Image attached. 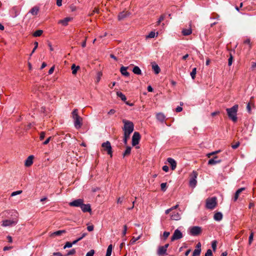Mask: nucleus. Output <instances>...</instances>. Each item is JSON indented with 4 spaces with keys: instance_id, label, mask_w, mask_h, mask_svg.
I'll list each match as a JSON object with an SVG mask.
<instances>
[{
    "instance_id": "obj_4",
    "label": "nucleus",
    "mask_w": 256,
    "mask_h": 256,
    "mask_svg": "<svg viewBox=\"0 0 256 256\" xmlns=\"http://www.w3.org/2000/svg\"><path fill=\"white\" fill-rule=\"evenodd\" d=\"M216 204V198L212 197L208 198L206 200V208L208 209H214Z\"/></svg>"
},
{
    "instance_id": "obj_13",
    "label": "nucleus",
    "mask_w": 256,
    "mask_h": 256,
    "mask_svg": "<svg viewBox=\"0 0 256 256\" xmlns=\"http://www.w3.org/2000/svg\"><path fill=\"white\" fill-rule=\"evenodd\" d=\"M168 162L170 165L171 168L172 170H175L176 166V161L172 158H169L167 160Z\"/></svg>"
},
{
    "instance_id": "obj_5",
    "label": "nucleus",
    "mask_w": 256,
    "mask_h": 256,
    "mask_svg": "<svg viewBox=\"0 0 256 256\" xmlns=\"http://www.w3.org/2000/svg\"><path fill=\"white\" fill-rule=\"evenodd\" d=\"M202 232L201 227L198 226H194L189 230V234L192 236H197Z\"/></svg>"
},
{
    "instance_id": "obj_42",
    "label": "nucleus",
    "mask_w": 256,
    "mask_h": 256,
    "mask_svg": "<svg viewBox=\"0 0 256 256\" xmlns=\"http://www.w3.org/2000/svg\"><path fill=\"white\" fill-rule=\"evenodd\" d=\"M204 256H213L212 250L210 249L208 250Z\"/></svg>"
},
{
    "instance_id": "obj_14",
    "label": "nucleus",
    "mask_w": 256,
    "mask_h": 256,
    "mask_svg": "<svg viewBox=\"0 0 256 256\" xmlns=\"http://www.w3.org/2000/svg\"><path fill=\"white\" fill-rule=\"evenodd\" d=\"M10 14L12 18H16L19 14L18 8L16 6L13 7L10 10Z\"/></svg>"
},
{
    "instance_id": "obj_57",
    "label": "nucleus",
    "mask_w": 256,
    "mask_h": 256,
    "mask_svg": "<svg viewBox=\"0 0 256 256\" xmlns=\"http://www.w3.org/2000/svg\"><path fill=\"white\" fill-rule=\"evenodd\" d=\"M239 146H240V142H238L236 144L232 145V147L234 149H236V148H238Z\"/></svg>"
},
{
    "instance_id": "obj_52",
    "label": "nucleus",
    "mask_w": 256,
    "mask_h": 256,
    "mask_svg": "<svg viewBox=\"0 0 256 256\" xmlns=\"http://www.w3.org/2000/svg\"><path fill=\"white\" fill-rule=\"evenodd\" d=\"M44 136H45V132H42L40 133V140H42L44 138Z\"/></svg>"
},
{
    "instance_id": "obj_3",
    "label": "nucleus",
    "mask_w": 256,
    "mask_h": 256,
    "mask_svg": "<svg viewBox=\"0 0 256 256\" xmlns=\"http://www.w3.org/2000/svg\"><path fill=\"white\" fill-rule=\"evenodd\" d=\"M238 104H235L231 108H228L226 109V111L228 113V118L234 122H236L238 120L236 114L238 110Z\"/></svg>"
},
{
    "instance_id": "obj_38",
    "label": "nucleus",
    "mask_w": 256,
    "mask_h": 256,
    "mask_svg": "<svg viewBox=\"0 0 256 256\" xmlns=\"http://www.w3.org/2000/svg\"><path fill=\"white\" fill-rule=\"evenodd\" d=\"M141 237V235H140L138 236L137 238H134V237H133L132 240H130V244H134V242H136V241H137L138 240H139Z\"/></svg>"
},
{
    "instance_id": "obj_53",
    "label": "nucleus",
    "mask_w": 256,
    "mask_h": 256,
    "mask_svg": "<svg viewBox=\"0 0 256 256\" xmlns=\"http://www.w3.org/2000/svg\"><path fill=\"white\" fill-rule=\"evenodd\" d=\"M126 230H127V226L126 225H124V230H123V232L122 233V236H124L126 234Z\"/></svg>"
},
{
    "instance_id": "obj_25",
    "label": "nucleus",
    "mask_w": 256,
    "mask_h": 256,
    "mask_svg": "<svg viewBox=\"0 0 256 256\" xmlns=\"http://www.w3.org/2000/svg\"><path fill=\"white\" fill-rule=\"evenodd\" d=\"M152 68L154 70L155 74H158L159 73V66H158L156 64L155 62L152 63Z\"/></svg>"
},
{
    "instance_id": "obj_15",
    "label": "nucleus",
    "mask_w": 256,
    "mask_h": 256,
    "mask_svg": "<svg viewBox=\"0 0 256 256\" xmlns=\"http://www.w3.org/2000/svg\"><path fill=\"white\" fill-rule=\"evenodd\" d=\"M34 156L31 155L26 160L24 164L26 166H30L33 163Z\"/></svg>"
},
{
    "instance_id": "obj_60",
    "label": "nucleus",
    "mask_w": 256,
    "mask_h": 256,
    "mask_svg": "<svg viewBox=\"0 0 256 256\" xmlns=\"http://www.w3.org/2000/svg\"><path fill=\"white\" fill-rule=\"evenodd\" d=\"M182 108L180 106H178L176 108V111L178 112H182Z\"/></svg>"
},
{
    "instance_id": "obj_33",
    "label": "nucleus",
    "mask_w": 256,
    "mask_h": 256,
    "mask_svg": "<svg viewBox=\"0 0 256 256\" xmlns=\"http://www.w3.org/2000/svg\"><path fill=\"white\" fill-rule=\"evenodd\" d=\"M168 246L169 244H167L164 246H161V256L166 254V248H168Z\"/></svg>"
},
{
    "instance_id": "obj_43",
    "label": "nucleus",
    "mask_w": 256,
    "mask_h": 256,
    "mask_svg": "<svg viewBox=\"0 0 256 256\" xmlns=\"http://www.w3.org/2000/svg\"><path fill=\"white\" fill-rule=\"evenodd\" d=\"M166 182L161 183V190L164 191V192L166 191Z\"/></svg>"
},
{
    "instance_id": "obj_24",
    "label": "nucleus",
    "mask_w": 256,
    "mask_h": 256,
    "mask_svg": "<svg viewBox=\"0 0 256 256\" xmlns=\"http://www.w3.org/2000/svg\"><path fill=\"white\" fill-rule=\"evenodd\" d=\"M180 214L178 212L174 213L171 216V218L173 220H180Z\"/></svg>"
},
{
    "instance_id": "obj_34",
    "label": "nucleus",
    "mask_w": 256,
    "mask_h": 256,
    "mask_svg": "<svg viewBox=\"0 0 256 256\" xmlns=\"http://www.w3.org/2000/svg\"><path fill=\"white\" fill-rule=\"evenodd\" d=\"M112 245L110 244L107 248L106 253V256H110L112 254Z\"/></svg>"
},
{
    "instance_id": "obj_29",
    "label": "nucleus",
    "mask_w": 256,
    "mask_h": 256,
    "mask_svg": "<svg viewBox=\"0 0 256 256\" xmlns=\"http://www.w3.org/2000/svg\"><path fill=\"white\" fill-rule=\"evenodd\" d=\"M244 44L248 46V47H246V48H247L248 50H250L251 48V44L250 40V38H246L244 42Z\"/></svg>"
},
{
    "instance_id": "obj_31",
    "label": "nucleus",
    "mask_w": 256,
    "mask_h": 256,
    "mask_svg": "<svg viewBox=\"0 0 256 256\" xmlns=\"http://www.w3.org/2000/svg\"><path fill=\"white\" fill-rule=\"evenodd\" d=\"M192 32V29L188 28V29H184L182 30V33L184 36H188L190 34H191Z\"/></svg>"
},
{
    "instance_id": "obj_9",
    "label": "nucleus",
    "mask_w": 256,
    "mask_h": 256,
    "mask_svg": "<svg viewBox=\"0 0 256 256\" xmlns=\"http://www.w3.org/2000/svg\"><path fill=\"white\" fill-rule=\"evenodd\" d=\"M18 222L17 218H14L13 220H6L3 221L2 226H12L16 225Z\"/></svg>"
},
{
    "instance_id": "obj_16",
    "label": "nucleus",
    "mask_w": 256,
    "mask_h": 256,
    "mask_svg": "<svg viewBox=\"0 0 256 256\" xmlns=\"http://www.w3.org/2000/svg\"><path fill=\"white\" fill-rule=\"evenodd\" d=\"M130 14V13L128 12H122L119 14L118 16V20H122L124 18H126Z\"/></svg>"
},
{
    "instance_id": "obj_46",
    "label": "nucleus",
    "mask_w": 256,
    "mask_h": 256,
    "mask_svg": "<svg viewBox=\"0 0 256 256\" xmlns=\"http://www.w3.org/2000/svg\"><path fill=\"white\" fill-rule=\"evenodd\" d=\"M72 246V242H68L66 243V244L64 247V248L65 249L66 248H71Z\"/></svg>"
},
{
    "instance_id": "obj_21",
    "label": "nucleus",
    "mask_w": 256,
    "mask_h": 256,
    "mask_svg": "<svg viewBox=\"0 0 256 256\" xmlns=\"http://www.w3.org/2000/svg\"><path fill=\"white\" fill-rule=\"evenodd\" d=\"M66 232V230H58V231L54 232H52V234H51L50 236L54 237L55 236H58L61 235L62 234H65Z\"/></svg>"
},
{
    "instance_id": "obj_11",
    "label": "nucleus",
    "mask_w": 256,
    "mask_h": 256,
    "mask_svg": "<svg viewBox=\"0 0 256 256\" xmlns=\"http://www.w3.org/2000/svg\"><path fill=\"white\" fill-rule=\"evenodd\" d=\"M80 208L84 212H91V207L90 204H84L82 202Z\"/></svg>"
},
{
    "instance_id": "obj_55",
    "label": "nucleus",
    "mask_w": 256,
    "mask_h": 256,
    "mask_svg": "<svg viewBox=\"0 0 256 256\" xmlns=\"http://www.w3.org/2000/svg\"><path fill=\"white\" fill-rule=\"evenodd\" d=\"M116 112V110L114 109H111L108 112V114L112 115L114 114Z\"/></svg>"
},
{
    "instance_id": "obj_10",
    "label": "nucleus",
    "mask_w": 256,
    "mask_h": 256,
    "mask_svg": "<svg viewBox=\"0 0 256 256\" xmlns=\"http://www.w3.org/2000/svg\"><path fill=\"white\" fill-rule=\"evenodd\" d=\"M82 202H84V200L82 199L79 198L70 202L69 205L71 206L80 208Z\"/></svg>"
},
{
    "instance_id": "obj_1",
    "label": "nucleus",
    "mask_w": 256,
    "mask_h": 256,
    "mask_svg": "<svg viewBox=\"0 0 256 256\" xmlns=\"http://www.w3.org/2000/svg\"><path fill=\"white\" fill-rule=\"evenodd\" d=\"M124 126L122 129L124 131V135L130 136L134 130V123L130 120L124 119L122 120Z\"/></svg>"
},
{
    "instance_id": "obj_49",
    "label": "nucleus",
    "mask_w": 256,
    "mask_h": 256,
    "mask_svg": "<svg viewBox=\"0 0 256 256\" xmlns=\"http://www.w3.org/2000/svg\"><path fill=\"white\" fill-rule=\"evenodd\" d=\"M94 250H92L86 254V256H94Z\"/></svg>"
},
{
    "instance_id": "obj_64",
    "label": "nucleus",
    "mask_w": 256,
    "mask_h": 256,
    "mask_svg": "<svg viewBox=\"0 0 256 256\" xmlns=\"http://www.w3.org/2000/svg\"><path fill=\"white\" fill-rule=\"evenodd\" d=\"M53 255L54 256H63L62 254L61 253L59 252H54L53 254Z\"/></svg>"
},
{
    "instance_id": "obj_63",
    "label": "nucleus",
    "mask_w": 256,
    "mask_h": 256,
    "mask_svg": "<svg viewBox=\"0 0 256 256\" xmlns=\"http://www.w3.org/2000/svg\"><path fill=\"white\" fill-rule=\"evenodd\" d=\"M56 4L58 6H60L62 4V0H56Z\"/></svg>"
},
{
    "instance_id": "obj_22",
    "label": "nucleus",
    "mask_w": 256,
    "mask_h": 256,
    "mask_svg": "<svg viewBox=\"0 0 256 256\" xmlns=\"http://www.w3.org/2000/svg\"><path fill=\"white\" fill-rule=\"evenodd\" d=\"M72 20V18H69V17H67V18H64V19L63 20H61L59 21V23H60L62 24L63 26H67L68 25V22L70 21L71 20Z\"/></svg>"
},
{
    "instance_id": "obj_7",
    "label": "nucleus",
    "mask_w": 256,
    "mask_h": 256,
    "mask_svg": "<svg viewBox=\"0 0 256 256\" xmlns=\"http://www.w3.org/2000/svg\"><path fill=\"white\" fill-rule=\"evenodd\" d=\"M183 237V234L182 232L176 229L172 236L171 237V241H174L176 240H180Z\"/></svg>"
},
{
    "instance_id": "obj_18",
    "label": "nucleus",
    "mask_w": 256,
    "mask_h": 256,
    "mask_svg": "<svg viewBox=\"0 0 256 256\" xmlns=\"http://www.w3.org/2000/svg\"><path fill=\"white\" fill-rule=\"evenodd\" d=\"M214 218L215 220L220 222L222 218V214L220 212H217L214 214Z\"/></svg>"
},
{
    "instance_id": "obj_41",
    "label": "nucleus",
    "mask_w": 256,
    "mask_h": 256,
    "mask_svg": "<svg viewBox=\"0 0 256 256\" xmlns=\"http://www.w3.org/2000/svg\"><path fill=\"white\" fill-rule=\"evenodd\" d=\"M130 136L128 135H124L123 142L124 144H127L128 140L129 139Z\"/></svg>"
},
{
    "instance_id": "obj_36",
    "label": "nucleus",
    "mask_w": 256,
    "mask_h": 256,
    "mask_svg": "<svg viewBox=\"0 0 256 256\" xmlns=\"http://www.w3.org/2000/svg\"><path fill=\"white\" fill-rule=\"evenodd\" d=\"M196 72V68H194L190 74V76L193 80L194 79V78H195Z\"/></svg>"
},
{
    "instance_id": "obj_45",
    "label": "nucleus",
    "mask_w": 256,
    "mask_h": 256,
    "mask_svg": "<svg viewBox=\"0 0 256 256\" xmlns=\"http://www.w3.org/2000/svg\"><path fill=\"white\" fill-rule=\"evenodd\" d=\"M124 199V196H122L118 198L117 199V203L118 204H122Z\"/></svg>"
},
{
    "instance_id": "obj_20",
    "label": "nucleus",
    "mask_w": 256,
    "mask_h": 256,
    "mask_svg": "<svg viewBox=\"0 0 256 256\" xmlns=\"http://www.w3.org/2000/svg\"><path fill=\"white\" fill-rule=\"evenodd\" d=\"M245 190V188H239L238 190L236 191V193H235V194H234V202H236V201L238 200V196H239L240 194V193H241L243 190Z\"/></svg>"
},
{
    "instance_id": "obj_12",
    "label": "nucleus",
    "mask_w": 256,
    "mask_h": 256,
    "mask_svg": "<svg viewBox=\"0 0 256 256\" xmlns=\"http://www.w3.org/2000/svg\"><path fill=\"white\" fill-rule=\"evenodd\" d=\"M222 162L220 159H218L217 156H214V158L210 159L208 162L209 165H215L217 164L220 163Z\"/></svg>"
},
{
    "instance_id": "obj_54",
    "label": "nucleus",
    "mask_w": 256,
    "mask_h": 256,
    "mask_svg": "<svg viewBox=\"0 0 256 256\" xmlns=\"http://www.w3.org/2000/svg\"><path fill=\"white\" fill-rule=\"evenodd\" d=\"M52 139V137L51 136H50L49 138H48L44 142H43V144L44 145H46L47 144H48V142H50V140Z\"/></svg>"
},
{
    "instance_id": "obj_6",
    "label": "nucleus",
    "mask_w": 256,
    "mask_h": 256,
    "mask_svg": "<svg viewBox=\"0 0 256 256\" xmlns=\"http://www.w3.org/2000/svg\"><path fill=\"white\" fill-rule=\"evenodd\" d=\"M102 146L103 148V150L106 151L107 154L110 155V157H112V151L110 142L106 141V142H104L102 144Z\"/></svg>"
},
{
    "instance_id": "obj_19",
    "label": "nucleus",
    "mask_w": 256,
    "mask_h": 256,
    "mask_svg": "<svg viewBox=\"0 0 256 256\" xmlns=\"http://www.w3.org/2000/svg\"><path fill=\"white\" fill-rule=\"evenodd\" d=\"M196 176H194V177L192 178L190 180V186L192 188H194L196 184Z\"/></svg>"
},
{
    "instance_id": "obj_50",
    "label": "nucleus",
    "mask_w": 256,
    "mask_h": 256,
    "mask_svg": "<svg viewBox=\"0 0 256 256\" xmlns=\"http://www.w3.org/2000/svg\"><path fill=\"white\" fill-rule=\"evenodd\" d=\"M232 56L230 54V57L229 58L228 60V65L229 66H231L232 63Z\"/></svg>"
},
{
    "instance_id": "obj_59",
    "label": "nucleus",
    "mask_w": 256,
    "mask_h": 256,
    "mask_svg": "<svg viewBox=\"0 0 256 256\" xmlns=\"http://www.w3.org/2000/svg\"><path fill=\"white\" fill-rule=\"evenodd\" d=\"M94 13H97V14H98L99 13V9L98 8H95L92 12L90 14V16H92V15Z\"/></svg>"
},
{
    "instance_id": "obj_40",
    "label": "nucleus",
    "mask_w": 256,
    "mask_h": 256,
    "mask_svg": "<svg viewBox=\"0 0 256 256\" xmlns=\"http://www.w3.org/2000/svg\"><path fill=\"white\" fill-rule=\"evenodd\" d=\"M253 238H254V233L252 232L251 234H250V235L249 236V238H248V244L250 245L251 244L253 240Z\"/></svg>"
},
{
    "instance_id": "obj_48",
    "label": "nucleus",
    "mask_w": 256,
    "mask_h": 256,
    "mask_svg": "<svg viewBox=\"0 0 256 256\" xmlns=\"http://www.w3.org/2000/svg\"><path fill=\"white\" fill-rule=\"evenodd\" d=\"M75 253H76V250L74 249H72V250H70L66 256H67L72 255V254H74Z\"/></svg>"
},
{
    "instance_id": "obj_27",
    "label": "nucleus",
    "mask_w": 256,
    "mask_h": 256,
    "mask_svg": "<svg viewBox=\"0 0 256 256\" xmlns=\"http://www.w3.org/2000/svg\"><path fill=\"white\" fill-rule=\"evenodd\" d=\"M132 72L134 74H138V75L141 74H142V71H141L140 69L138 66H134V68H133V70H132Z\"/></svg>"
},
{
    "instance_id": "obj_32",
    "label": "nucleus",
    "mask_w": 256,
    "mask_h": 256,
    "mask_svg": "<svg viewBox=\"0 0 256 256\" xmlns=\"http://www.w3.org/2000/svg\"><path fill=\"white\" fill-rule=\"evenodd\" d=\"M72 74H76L78 70L80 68L79 66H76L74 64H73L72 66Z\"/></svg>"
},
{
    "instance_id": "obj_37",
    "label": "nucleus",
    "mask_w": 256,
    "mask_h": 256,
    "mask_svg": "<svg viewBox=\"0 0 256 256\" xmlns=\"http://www.w3.org/2000/svg\"><path fill=\"white\" fill-rule=\"evenodd\" d=\"M201 250L195 249L192 253V256H198L200 255Z\"/></svg>"
},
{
    "instance_id": "obj_2",
    "label": "nucleus",
    "mask_w": 256,
    "mask_h": 256,
    "mask_svg": "<svg viewBox=\"0 0 256 256\" xmlns=\"http://www.w3.org/2000/svg\"><path fill=\"white\" fill-rule=\"evenodd\" d=\"M72 115L75 128L77 130L80 129L82 125V118L78 114V109L74 110Z\"/></svg>"
},
{
    "instance_id": "obj_47",
    "label": "nucleus",
    "mask_w": 256,
    "mask_h": 256,
    "mask_svg": "<svg viewBox=\"0 0 256 256\" xmlns=\"http://www.w3.org/2000/svg\"><path fill=\"white\" fill-rule=\"evenodd\" d=\"M22 193V190H18V191L14 192H13L12 193L11 196H15L17 194H20Z\"/></svg>"
},
{
    "instance_id": "obj_23",
    "label": "nucleus",
    "mask_w": 256,
    "mask_h": 256,
    "mask_svg": "<svg viewBox=\"0 0 256 256\" xmlns=\"http://www.w3.org/2000/svg\"><path fill=\"white\" fill-rule=\"evenodd\" d=\"M38 8L37 6H34L30 10V13L33 16H36L38 14Z\"/></svg>"
},
{
    "instance_id": "obj_35",
    "label": "nucleus",
    "mask_w": 256,
    "mask_h": 256,
    "mask_svg": "<svg viewBox=\"0 0 256 256\" xmlns=\"http://www.w3.org/2000/svg\"><path fill=\"white\" fill-rule=\"evenodd\" d=\"M42 32H43V31L42 30H36L33 34L32 35L34 37H38V36H40L42 34Z\"/></svg>"
},
{
    "instance_id": "obj_30",
    "label": "nucleus",
    "mask_w": 256,
    "mask_h": 256,
    "mask_svg": "<svg viewBox=\"0 0 256 256\" xmlns=\"http://www.w3.org/2000/svg\"><path fill=\"white\" fill-rule=\"evenodd\" d=\"M131 152V148L130 146H126V150L123 153L122 156L124 157L129 156Z\"/></svg>"
},
{
    "instance_id": "obj_26",
    "label": "nucleus",
    "mask_w": 256,
    "mask_h": 256,
    "mask_svg": "<svg viewBox=\"0 0 256 256\" xmlns=\"http://www.w3.org/2000/svg\"><path fill=\"white\" fill-rule=\"evenodd\" d=\"M158 32H155L154 31H152L148 36H146V38H154L156 36H158Z\"/></svg>"
},
{
    "instance_id": "obj_51",
    "label": "nucleus",
    "mask_w": 256,
    "mask_h": 256,
    "mask_svg": "<svg viewBox=\"0 0 256 256\" xmlns=\"http://www.w3.org/2000/svg\"><path fill=\"white\" fill-rule=\"evenodd\" d=\"M170 234V232H164L163 234V236L164 239H166Z\"/></svg>"
},
{
    "instance_id": "obj_56",
    "label": "nucleus",
    "mask_w": 256,
    "mask_h": 256,
    "mask_svg": "<svg viewBox=\"0 0 256 256\" xmlns=\"http://www.w3.org/2000/svg\"><path fill=\"white\" fill-rule=\"evenodd\" d=\"M87 230L89 232H92L94 230V226H88L87 227Z\"/></svg>"
},
{
    "instance_id": "obj_62",
    "label": "nucleus",
    "mask_w": 256,
    "mask_h": 256,
    "mask_svg": "<svg viewBox=\"0 0 256 256\" xmlns=\"http://www.w3.org/2000/svg\"><path fill=\"white\" fill-rule=\"evenodd\" d=\"M196 249L200 250H201V244L200 242H198L196 244Z\"/></svg>"
},
{
    "instance_id": "obj_8",
    "label": "nucleus",
    "mask_w": 256,
    "mask_h": 256,
    "mask_svg": "<svg viewBox=\"0 0 256 256\" xmlns=\"http://www.w3.org/2000/svg\"><path fill=\"white\" fill-rule=\"evenodd\" d=\"M140 138V136L138 132H135L132 136V145L135 146L138 144Z\"/></svg>"
},
{
    "instance_id": "obj_58",
    "label": "nucleus",
    "mask_w": 256,
    "mask_h": 256,
    "mask_svg": "<svg viewBox=\"0 0 256 256\" xmlns=\"http://www.w3.org/2000/svg\"><path fill=\"white\" fill-rule=\"evenodd\" d=\"M162 168L163 170H164L166 172H168L169 170L168 166L166 165L164 166H162Z\"/></svg>"
},
{
    "instance_id": "obj_61",
    "label": "nucleus",
    "mask_w": 256,
    "mask_h": 256,
    "mask_svg": "<svg viewBox=\"0 0 256 256\" xmlns=\"http://www.w3.org/2000/svg\"><path fill=\"white\" fill-rule=\"evenodd\" d=\"M54 66H52L48 70V74H51L53 73L54 71Z\"/></svg>"
},
{
    "instance_id": "obj_44",
    "label": "nucleus",
    "mask_w": 256,
    "mask_h": 256,
    "mask_svg": "<svg viewBox=\"0 0 256 256\" xmlns=\"http://www.w3.org/2000/svg\"><path fill=\"white\" fill-rule=\"evenodd\" d=\"M34 48H33L30 56H31L32 54L35 52V50H36V49L38 48V42H34Z\"/></svg>"
},
{
    "instance_id": "obj_39",
    "label": "nucleus",
    "mask_w": 256,
    "mask_h": 256,
    "mask_svg": "<svg viewBox=\"0 0 256 256\" xmlns=\"http://www.w3.org/2000/svg\"><path fill=\"white\" fill-rule=\"evenodd\" d=\"M216 244H217V242L216 240H214L212 242V248L214 252L216 251Z\"/></svg>"
},
{
    "instance_id": "obj_28",
    "label": "nucleus",
    "mask_w": 256,
    "mask_h": 256,
    "mask_svg": "<svg viewBox=\"0 0 256 256\" xmlns=\"http://www.w3.org/2000/svg\"><path fill=\"white\" fill-rule=\"evenodd\" d=\"M116 95L118 96L120 98L122 101H124V102L126 101V96L122 92H116Z\"/></svg>"
},
{
    "instance_id": "obj_17",
    "label": "nucleus",
    "mask_w": 256,
    "mask_h": 256,
    "mask_svg": "<svg viewBox=\"0 0 256 256\" xmlns=\"http://www.w3.org/2000/svg\"><path fill=\"white\" fill-rule=\"evenodd\" d=\"M128 67L126 66H122L120 69V72L121 74L126 76H130V73L127 72Z\"/></svg>"
}]
</instances>
